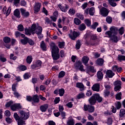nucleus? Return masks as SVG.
I'll list each match as a JSON object with an SVG mask.
<instances>
[{"label":"nucleus","mask_w":125,"mask_h":125,"mask_svg":"<svg viewBox=\"0 0 125 125\" xmlns=\"http://www.w3.org/2000/svg\"><path fill=\"white\" fill-rule=\"evenodd\" d=\"M3 41L5 43H9V42H10L11 39L9 37H6L4 38Z\"/></svg>","instance_id":"obj_40"},{"label":"nucleus","mask_w":125,"mask_h":125,"mask_svg":"<svg viewBox=\"0 0 125 125\" xmlns=\"http://www.w3.org/2000/svg\"><path fill=\"white\" fill-rule=\"evenodd\" d=\"M115 106L117 108V110H119V109L121 108V107H122V104H121V102H117L115 103Z\"/></svg>","instance_id":"obj_44"},{"label":"nucleus","mask_w":125,"mask_h":125,"mask_svg":"<svg viewBox=\"0 0 125 125\" xmlns=\"http://www.w3.org/2000/svg\"><path fill=\"white\" fill-rule=\"evenodd\" d=\"M62 21L63 22V23H65V22H66V23H69V20H68V19L64 16L62 17Z\"/></svg>","instance_id":"obj_51"},{"label":"nucleus","mask_w":125,"mask_h":125,"mask_svg":"<svg viewBox=\"0 0 125 125\" xmlns=\"http://www.w3.org/2000/svg\"><path fill=\"white\" fill-rule=\"evenodd\" d=\"M97 77L99 80L103 79V73L101 71H99L97 73Z\"/></svg>","instance_id":"obj_28"},{"label":"nucleus","mask_w":125,"mask_h":125,"mask_svg":"<svg viewBox=\"0 0 125 125\" xmlns=\"http://www.w3.org/2000/svg\"><path fill=\"white\" fill-rule=\"evenodd\" d=\"M86 72L87 73V74H89L90 72L91 73H95L96 70L94 69V67L93 66H87L86 68Z\"/></svg>","instance_id":"obj_16"},{"label":"nucleus","mask_w":125,"mask_h":125,"mask_svg":"<svg viewBox=\"0 0 125 125\" xmlns=\"http://www.w3.org/2000/svg\"><path fill=\"white\" fill-rule=\"evenodd\" d=\"M4 114L5 116H6V117H10L11 115V113L10 112V111H9V110L5 111Z\"/></svg>","instance_id":"obj_56"},{"label":"nucleus","mask_w":125,"mask_h":125,"mask_svg":"<svg viewBox=\"0 0 125 125\" xmlns=\"http://www.w3.org/2000/svg\"><path fill=\"white\" fill-rule=\"evenodd\" d=\"M13 94L15 97H16L17 98H19V97H20V94L18 93V92H17V91H15L13 93Z\"/></svg>","instance_id":"obj_58"},{"label":"nucleus","mask_w":125,"mask_h":125,"mask_svg":"<svg viewBox=\"0 0 125 125\" xmlns=\"http://www.w3.org/2000/svg\"><path fill=\"white\" fill-rule=\"evenodd\" d=\"M58 6L60 9H61V10L62 11V12H66V11H67V6H66L65 8L64 6H63L61 4H59Z\"/></svg>","instance_id":"obj_24"},{"label":"nucleus","mask_w":125,"mask_h":125,"mask_svg":"<svg viewBox=\"0 0 125 125\" xmlns=\"http://www.w3.org/2000/svg\"><path fill=\"white\" fill-rule=\"evenodd\" d=\"M39 96L35 95L32 97V102H34V103H39Z\"/></svg>","instance_id":"obj_19"},{"label":"nucleus","mask_w":125,"mask_h":125,"mask_svg":"<svg viewBox=\"0 0 125 125\" xmlns=\"http://www.w3.org/2000/svg\"><path fill=\"white\" fill-rule=\"evenodd\" d=\"M83 83H86V85L87 86H90V82H88V81L86 80V79H83Z\"/></svg>","instance_id":"obj_61"},{"label":"nucleus","mask_w":125,"mask_h":125,"mask_svg":"<svg viewBox=\"0 0 125 125\" xmlns=\"http://www.w3.org/2000/svg\"><path fill=\"white\" fill-rule=\"evenodd\" d=\"M84 23L88 26V27L91 25V21L89 19L85 20Z\"/></svg>","instance_id":"obj_47"},{"label":"nucleus","mask_w":125,"mask_h":125,"mask_svg":"<svg viewBox=\"0 0 125 125\" xmlns=\"http://www.w3.org/2000/svg\"><path fill=\"white\" fill-rule=\"evenodd\" d=\"M104 86L106 89H109L111 88V83L109 82H105L104 84Z\"/></svg>","instance_id":"obj_38"},{"label":"nucleus","mask_w":125,"mask_h":125,"mask_svg":"<svg viewBox=\"0 0 125 125\" xmlns=\"http://www.w3.org/2000/svg\"><path fill=\"white\" fill-rule=\"evenodd\" d=\"M76 47L77 49H80V48L81 47V42L80 41H77Z\"/></svg>","instance_id":"obj_59"},{"label":"nucleus","mask_w":125,"mask_h":125,"mask_svg":"<svg viewBox=\"0 0 125 125\" xmlns=\"http://www.w3.org/2000/svg\"><path fill=\"white\" fill-rule=\"evenodd\" d=\"M92 90H93V91L99 92L100 89V85L99 84V83L94 84L92 86Z\"/></svg>","instance_id":"obj_15"},{"label":"nucleus","mask_w":125,"mask_h":125,"mask_svg":"<svg viewBox=\"0 0 125 125\" xmlns=\"http://www.w3.org/2000/svg\"><path fill=\"white\" fill-rule=\"evenodd\" d=\"M99 24L97 22H95L93 23L92 25L91 26V29H93V30H95L96 28H97V26H98Z\"/></svg>","instance_id":"obj_35"},{"label":"nucleus","mask_w":125,"mask_h":125,"mask_svg":"<svg viewBox=\"0 0 125 125\" xmlns=\"http://www.w3.org/2000/svg\"><path fill=\"white\" fill-rule=\"evenodd\" d=\"M42 61L40 60H38L36 61V62L34 63L33 65H31L32 69H40L41 68V66H42Z\"/></svg>","instance_id":"obj_10"},{"label":"nucleus","mask_w":125,"mask_h":125,"mask_svg":"<svg viewBox=\"0 0 125 125\" xmlns=\"http://www.w3.org/2000/svg\"><path fill=\"white\" fill-rule=\"evenodd\" d=\"M26 61L28 63V64H31V63H32V61H33V58H32V56H28L26 59Z\"/></svg>","instance_id":"obj_39"},{"label":"nucleus","mask_w":125,"mask_h":125,"mask_svg":"<svg viewBox=\"0 0 125 125\" xmlns=\"http://www.w3.org/2000/svg\"><path fill=\"white\" fill-rule=\"evenodd\" d=\"M18 68L20 71H26L27 70V67L25 65H20Z\"/></svg>","instance_id":"obj_32"},{"label":"nucleus","mask_w":125,"mask_h":125,"mask_svg":"<svg viewBox=\"0 0 125 125\" xmlns=\"http://www.w3.org/2000/svg\"><path fill=\"white\" fill-rule=\"evenodd\" d=\"M42 28L37 25L36 26V29L35 30V34H37L38 38L40 40H42L43 38V35L42 34Z\"/></svg>","instance_id":"obj_6"},{"label":"nucleus","mask_w":125,"mask_h":125,"mask_svg":"<svg viewBox=\"0 0 125 125\" xmlns=\"http://www.w3.org/2000/svg\"><path fill=\"white\" fill-rule=\"evenodd\" d=\"M64 93H65V90H64V89L62 88L59 89V94L60 96H63V95H64Z\"/></svg>","instance_id":"obj_37"},{"label":"nucleus","mask_w":125,"mask_h":125,"mask_svg":"<svg viewBox=\"0 0 125 125\" xmlns=\"http://www.w3.org/2000/svg\"><path fill=\"white\" fill-rule=\"evenodd\" d=\"M41 47L42 50H46V46L43 41H42L41 43Z\"/></svg>","instance_id":"obj_34"},{"label":"nucleus","mask_w":125,"mask_h":125,"mask_svg":"<svg viewBox=\"0 0 125 125\" xmlns=\"http://www.w3.org/2000/svg\"><path fill=\"white\" fill-rule=\"evenodd\" d=\"M74 23L76 25H80V24H81V23H82V22L81 21V20H80V19L77 18H75L74 19Z\"/></svg>","instance_id":"obj_27"},{"label":"nucleus","mask_w":125,"mask_h":125,"mask_svg":"<svg viewBox=\"0 0 125 125\" xmlns=\"http://www.w3.org/2000/svg\"><path fill=\"white\" fill-rule=\"evenodd\" d=\"M116 98L117 100H121L122 99V93H118L116 96Z\"/></svg>","instance_id":"obj_49"},{"label":"nucleus","mask_w":125,"mask_h":125,"mask_svg":"<svg viewBox=\"0 0 125 125\" xmlns=\"http://www.w3.org/2000/svg\"><path fill=\"white\" fill-rule=\"evenodd\" d=\"M118 28L115 26H112L110 28V31H107L105 33L106 36H107L109 38H111V39L114 42H118V37L116 36V35L118 34Z\"/></svg>","instance_id":"obj_2"},{"label":"nucleus","mask_w":125,"mask_h":125,"mask_svg":"<svg viewBox=\"0 0 125 125\" xmlns=\"http://www.w3.org/2000/svg\"><path fill=\"white\" fill-rule=\"evenodd\" d=\"M112 18L110 17H107L106 18V21L108 23V24H111L112 23Z\"/></svg>","instance_id":"obj_53"},{"label":"nucleus","mask_w":125,"mask_h":125,"mask_svg":"<svg viewBox=\"0 0 125 125\" xmlns=\"http://www.w3.org/2000/svg\"><path fill=\"white\" fill-rule=\"evenodd\" d=\"M37 26V25H36V24H32L31 29H25V35H27V36H30L31 34L35 35V34H36Z\"/></svg>","instance_id":"obj_5"},{"label":"nucleus","mask_w":125,"mask_h":125,"mask_svg":"<svg viewBox=\"0 0 125 125\" xmlns=\"http://www.w3.org/2000/svg\"><path fill=\"white\" fill-rule=\"evenodd\" d=\"M66 105L68 107V108H72V107H73V104L72 102H69L66 104Z\"/></svg>","instance_id":"obj_64"},{"label":"nucleus","mask_w":125,"mask_h":125,"mask_svg":"<svg viewBox=\"0 0 125 125\" xmlns=\"http://www.w3.org/2000/svg\"><path fill=\"white\" fill-rule=\"evenodd\" d=\"M65 76V72L62 71L59 74V78H63Z\"/></svg>","instance_id":"obj_54"},{"label":"nucleus","mask_w":125,"mask_h":125,"mask_svg":"<svg viewBox=\"0 0 125 125\" xmlns=\"http://www.w3.org/2000/svg\"><path fill=\"white\" fill-rule=\"evenodd\" d=\"M14 15L17 18H20V11L19 9H17L14 11Z\"/></svg>","instance_id":"obj_21"},{"label":"nucleus","mask_w":125,"mask_h":125,"mask_svg":"<svg viewBox=\"0 0 125 125\" xmlns=\"http://www.w3.org/2000/svg\"><path fill=\"white\" fill-rule=\"evenodd\" d=\"M48 108V104H44L41 106L40 109L42 112H45Z\"/></svg>","instance_id":"obj_17"},{"label":"nucleus","mask_w":125,"mask_h":125,"mask_svg":"<svg viewBox=\"0 0 125 125\" xmlns=\"http://www.w3.org/2000/svg\"><path fill=\"white\" fill-rule=\"evenodd\" d=\"M20 10H21V15L23 17H28L29 15H30V13H29V12L28 11H26V10L23 8H21Z\"/></svg>","instance_id":"obj_13"},{"label":"nucleus","mask_w":125,"mask_h":125,"mask_svg":"<svg viewBox=\"0 0 125 125\" xmlns=\"http://www.w3.org/2000/svg\"><path fill=\"white\" fill-rule=\"evenodd\" d=\"M19 114L15 113L14 117L16 122H18V125H25V121L24 120H27L29 118V112H26L25 110H21L19 111Z\"/></svg>","instance_id":"obj_1"},{"label":"nucleus","mask_w":125,"mask_h":125,"mask_svg":"<svg viewBox=\"0 0 125 125\" xmlns=\"http://www.w3.org/2000/svg\"><path fill=\"white\" fill-rule=\"evenodd\" d=\"M114 85L115 86L114 90L115 91L120 90L121 88L122 82L121 81H117L114 82Z\"/></svg>","instance_id":"obj_11"},{"label":"nucleus","mask_w":125,"mask_h":125,"mask_svg":"<svg viewBox=\"0 0 125 125\" xmlns=\"http://www.w3.org/2000/svg\"><path fill=\"white\" fill-rule=\"evenodd\" d=\"M42 4L40 3H37L35 4L34 6V13H38L40 10H41V6Z\"/></svg>","instance_id":"obj_14"},{"label":"nucleus","mask_w":125,"mask_h":125,"mask_svg":"<svg viewBox=\"0 0 125 125\" xmlns=\"http://www.w3.org/2000/svg\"><path fill=\"white\" fill-rule=\"evenodd\" d=\"M30 73H25L23 75V78L24 79V80H28V79H29V78H30Z\"/></svg>","instance_id":"obj_52"},{"label":"nucleus","mask_w":125,"mask_h":125,"mask_svg":"<svg viewBox=\"0 0 125 125\" xmlns=\"http://www.w3.org/2000/svg\"><path fill=\"white\" fill-rule=\"evenodd\" d=\"M89 61V58L88 57L84 56L82 58V62L84 63V65L86 66L87 65V63Z\"/></svg>","instance_id":"obj_20"},{"label":"nucleus","mask_w":125,"mask_h":125,"mask_svg":"<svg viewBox=\"0 0 125 125\" xmlns=\"http://www.w3.org/2000/svg\"><path fill=\"white\" fill-rule=\"evenodd\" d=\"M76 13V11L73 8L70 9L68 11V13L70 15H74L75 13Z\"/></svg>","instance_id":"obj_46"},{"label":"nucleus","mask_w":125,"mask_h":125,"mask_svg":"<svg viewBox=\"0 0 125 125\" xmlns=\"http://www.w3.org/2000/svg\"><path fill=\"white\" fill-rule=\"evenodd\" d=\"M58 6L60 9H61V10L62 11V12H66V11H67V6H66L65 8L64 6H63L61 4H59Z\"/></svg>","instance_id":"obj_25"},{"label":"nucleus","mask_w":125,"mask_h":125,"mask_svg":"<svg viewBox=\"0 0 125 125\" xmlns=\"http://www.w3.org/2000/svg\"><path fill=\"white\" fill-rule=\"evenodd\" d=\"M29 39L28 38H24L23 39H22L21 40V42L22 44H26L28 43Z\"/></svg>","instance_id":"obj_33"},{"label":"nucleus","mask_w":125,"mask_h":125,"mask_svg":"<svg viewBox=\"0 0 125 125\" xmlns=\"http://www.w3.org/2000/svg\"><path fill=\"white\" fill-rule=\"evenodd\" d=\"M76 87H77L78 88H82V89H83L84 88L83 84L82 83H76Z\"/></svg>","instance_id":"obj_29"},{"label":"nucleus","mask_w":125,"mask_h":125,"mask_svg":"<svg viewBox=\"0 0 125 125\" xmlns=\"http://www.w3.org/2000/svg\"><path fill=\"white\" fill-rule=\"evenodd\" d=\"M110 11H109V9L105 8V7H102L101 9H100V13L102 16H104V17H106L109 14V12Z\"/></svg>","instance_id":"obj_8"},{"label":"nucleus","mask_w":125,"mask_h":125,"mask_svg":"<svg viewBox=\"0 0 125 125\" xmlns=\"http://www.w3.org/2000/svg\"><path fill=\"white\" fill-rule=\"evenodd\" d=\"M67 125H75V121L74 119H72V117H69L68 118V121L67 122Z\"/></svg>","instance_id":"obj_22"},{"label":"nucleus","mask_w":125,"mask_h":125,"mask_svg":"<svg viewBox=\"0 0 125 125\" xmlns=\"http://www.w3.org/2000/svg\"><path fill=\"white\" fill-rule=\"evenodd\" d=\"M58 45L60 48H64V46H65V42H59Z\"/></svg>","instance_id":"obj_43"},{"label":"nucleus","mask_w":125,"mask_h":125,"mask_svg":"<svg viewBox=\"0 0 125 125\" xmlns=\"http://www.w3.org/2000/svg\"><path fill=\"white\" fill-rule=\"evenodd\" d=\"M103 99L99 95V94H94L89 100V102L91 105H94L96 103V101L98 102H102Z\"/></svg>","instance_id":"obj_4"},{"label":"nucleus","mask_w":125,"mask_h":125,"mask_svg":"<svg viewBox=\"0 0 125 125\" xmlns=\"http://www.w3.org/2000/svg\"><path fill=\"white\" fill-rule=\"evenodd\" d=\"M18 28L20 32H23L24 31V26L22 24L19 25Z\"/></svg>","instance_id":"obj_50"},{"label":"nucleus","mask_w":125,"mask_h":125,"mask_svg":"<svg viewBox=\"0 0 125 125\" xmlns=\"http://www.w3.org/2000/svg\"><path fill=\"white\" fill-rule=\"evenodd\" d=\"M26 100L30 102H33V97H32L31 96H27Z\"/></svg>","instance_id":"obj_60"},{"label":"nucleus","mask_w":125,"mask_h":125,"mask_svg":"<svg viewBox=\"0 0 125 125\" xmlns=\"http://www.w3.org/2000/svg\"><path fill=\"white\" fill-rule=\"evenodd\" d=\"M104 63V61L102 59H98L96 61V64L99 65L100 66H102Z\"/></svg>","instance_id":"obj_23"},{"label":"nucleus","mask_w":125,"mask_h":125,"mask_svg":"<svg viewBox=\"0 0 125 125\" xmlns=\"http://www.w3.org/2000/svg\"><path fill=\"white\" fill-rule=\"evenodd\" d=\"M84 94L83 93H81L78 95L77 96V99H81L82 98H84L85 97Z\"/></svg>","instance_id":"obj_45"},{"label":"nucleus","mask_w":125,"mask_h":125,"mask_svg":"<svg viewBox=\"0 0 125 125\" xmlns=\"http://www.w3.org/2000/svg\"><path fill=\"white\" fill-rule=\"evenodd\" d=\"M59 111L61 113L63 112L64 110V107H63V105H59Z\"/></svg>","instance_id":"obj_63"},{"label":"nucleus","mask_w":125,"mask_h":125,"mask_svg":"<svg viewBox=\"0 0 125 125\" xmlns=\"http://www.w3.org/2000/svg\"><path fill=\"white\" fill-rule=\"evenodd\" d=\"M76 17H78V18H80L81 20H83V19H84V17L83 14L81 13H77L76 14Z\"/></svg>","instance_id":"obj_31"},{"label":"nucleus","mask_w":125,"mask_h":125,"mask_svg":"<svg viewBox=\"0 0 125 125\" xmlns=\"http://www.w3.org/2000/svg\"><path fill=\"white\" fill-rule=\"evenodd\" d=\"M118 60L119 61H124L125 60V56L122 55H118Z\"/></svg>","instance_id":"obj_48"},{"label":"nucleus","mask_w":125,"mask_h":125,"mask_svg":"<svg viewBox=\"0 0 125 125\" xmlns=\"http://www.w3.org/2000/svg\"><path fill=\"white\" fill-rule=\"evenodd\" d=\"M10 59L12 60H16V59H17V57L14 56V54H11L10 56Z\"/></svg>","instance_id":"obj_55"},{"label":"nucleus","mask_w":125,"mask_h":125,"mask_svg":"<svg viewBox=\"0 0 125 125\" xmlns=\"http://www.w3.org/2000/svg\"><path fill=\"white\" fill-rule=\"evenodd\" d=\"M119 34L120 35H123L125 33V28L124 27H121L119 29Z\"/></svg>","instance_id":"obj_57"},{"label":"nucleus","mask_w":125,"mask_h":125,"mask_svg":"<svg viewBox=\"0 0 125 125\" xmlns=\"http://www.w3.org/2000/svg\"><path fill=\"white\" fill-rule=\"evenodd\" d=\"M28 42L30 45H34L35 44V42L32 39H28Z\"/></svg>","instance_id":"obj_62"},{"label":"nucleus","mask_w":125,"mask_h":125,"mask_svg":"<svg viewBox=\"0 0 125 125\" xmlns=\"http://www.w3.org/2000/svg\"><path fill=\"white\" fill-rule=\"evenodd\" d=\"M94 12H95V7H91L89 9V14L92 16L94 15Z\"/></svg>","instance_id":"obj_30"},{"label":"nucleus","mask_w":125,"mask_h":125,"mask_svg":"<svg viewBox=\"0 0 125 125\" xmlns=\"http://www.w3.org/2000/svg\"><path fill=\"white\" fill-rule=\"evenodd\" d=\"M120 117H123L125 115V110L124 109H121L120 110Z\"/></svg>","instance_id":"obj_42"},{"label":"nucleus","mask_w":125,"mask_h":125,"mask_svg":"<svg viewBox=\"0 0 125 125\" xmlns=\"http://www.w3.org/2000/svg\"><path fill=\"white\" fill-rule=\"evenodd\" d=\"M68 36L71 40L75 41L76 38H78L80 36V32L71 31Z\"/></svg>","instance_id":"obj_7"},{"label":"nucleus","mask_w":125,"mask_h":125,"mask_svg":"<svg viewBox=\"0 0 125 125\" xmlns=\"http://www.w3.org/2000/svg\"><path fill=\"white\" fill-rule=\"evenodd\" d=\"M86 28V26H85V24H84V23H82L79 26L78 29L80 30V31H83L85 30Z\"/></svg>","instance_id":"obj_26"},{"label":"nucleus","mask_w":125,"mask_h":125,"mask_svg":"<svg viewBox=\"0 0 125 125\" xmlns=\"http://www.w3.org/2000/svg\"><path fill=\"white\" fill-rule=\"evenodd\" d=\"M88 111H89L90 113H92L94 112V106H91V105H88Z\"/></svg>","instance_id":"obj_41"},{"label":"nucleus","mask_w":125,"mask_h":125,"mask_svg":"<svg viewBox=\"0 0 125 125\" xmlns=\"http://www.w3.org/2000/svg\"><path fill=\"white\" fill-rule=\"evenodd\" d=\"M74 66L77 70H80L81 72H84V69H83V65L82 64V62L80 61L77 62L74 64Z\"/></svg>","instance_id":"obj_9"},{"label":"nucleus","mask_w":125,"mask_h":125,"mask_svg":"<svg viewBox=\"0 0 125 125\" xmlns=\"http://www.w3.org/2000/svg\"><path fill=\"white\" fill-rule=\"evenodd\" d=\"M114 0L119 1L120 0H109V3L111 6H116L117 5V3L114 2Z\"/></svg>","instance_id":"obj_36"},{"label":"nucleus","mask_w":125,"mask_h":125,"mask_svg":"<svg viewBox=\"0 0 125 125\" xmlns=\"http://www.w3.org/2000/svg\"><path fill=\"white\" fill-rule=\"evenodd\" d=\"M51 49H52V56L54 60L59 59V48L55 43L51 42L50 44Z\"/></svg>","instance_id":"obj_3"},{"label":"nucleus","mask_w":125,"mask_h":125,"mask_svg":"<svg viewBox=\"0 0 125 125\" xmlns=\"http://www.w3.org/2000/svg\"><path fill=\"white\" fill-rule=\"evenodd\" d=\"M11 109L12 111H17L19 109H22V106L20 104H15L11 106Z\"/></svg>","instance_id":"obj_12"},{"label":"nucleus","mask_w":125,"mask_h":125,"mask_svg":"<svg viewBox=\"0 0 125 125\" xmlns=\"http://www.w3.org/2000/svg\"><path fill=\"white\" fill-rule=\"evenodd\" d=\"M106 76L108 78H113L115 76V73L112 71L111 70H108L106 71Z\"/></svg>","instance_id":"obj_18"}]
</instances>
